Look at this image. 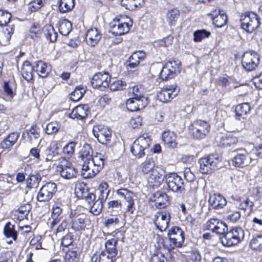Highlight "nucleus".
Returning <instances> with one entry per match:
<instances>
[{
    "instance_id": "nucleus-27",
    "label": "nucleus",
    "mask_w": 262,
    "mask_h": 262,
    "mask_svg": "<svg viewBox=\"0 0 262 262\" xmlns=\"http://www.w3.org/2000/svg\"><path fill=\"white\" fill-rule=\"evenodd\" d=\"M35 71L38 76L42 78H45L51 71L52 68L50 65L42 61H38L34 66Z\"/></svg>"
},
{
    "instance_id": "nucleus-29",
    "label": "nucleus",
    "mask_w": 262,
    "mask_h": 262,
    "mask_svg": "<svg viewBox=\"0 0 262 262\" xmlns=\"http://www.w3.org/2000/svg\"><path fill=\"white\" fill-rule=\"evenodd\" d=\"M88 110V105H80L75 107L69 116L71 118L82 120L87 116Z\"/></svg>"
},
{
    "instance_id": "nucleus-37",
    "label": "nucleus",
    "mask_w": 262,
    "mask_h": 262,
    "mask_svg": "<svg viewBox=\"0 0 262 262\" xmlns=\"http://www.w3.org/2000/svg\"><path fill=\"white\" fill-rule=\"evenodd\" d=\"M170 90L165 89L161 90L157 94V99L163 102L170 101L171 99L177 96L176 93H172Z\"/></svg>"
},
{
    "instance_id": "nucleus-12",
    "label": "nucleus",
    "mask_w": 262,
    "mask_h": 262,
    "mask_svg": "<svg viewBox=\"0 0 262 262\" xmlns=\"http://www.w3.org/2000/svg\"><path fill=\"white\" fill-rule=\"evenodd\" d=\"M209 125L202 120H196L190 126V130L193 137L196 139L204 138L209 130Z\"/></svg>"
},
{
    "instance_id": "nucleus-57",
    "label": "nucleus",
    "mask_w": 262,
    "mask_h": 262,
    "mask_svg": "<svg viewBox=\"0 0 262 262\" xmlns=\"http://www.w3.org/2000/svg\"><path fill=\"white\" fill-rule=\"evenodd\" d=\"M108 185L106 182L101 183L98 188V191L100 193L99 198L101 200H106L108 197L110 193V190L108 189Z\"/></svg>"
},
{
    "instance_id": "nucleus-21",
    "label": "nucleus",
    "mask_w": 262,
    "mask_h": 262,
    "mask_svg": "<svg viewBox=\"0 0 262 262\" xmlns=\"http://www.w3.org/2000/svg\"><path fill=\"white\" fill-rule=\"evenodd\" d=\"M116 193L119 196L125 199L127 203L126 211L133 213L135 209L134 193L127 189L121 188L116 191Z\"/></svg>"
},
{
    "instance_id": "nucleus-53",
    "label": "nucleus",
    "mask_w": 262,
    "mask_h": 262,
    "mask_svg": "<svg viewBox=\"0 0 262 262\" xmlns=\"http://www.w3.org/2000/svg\"><path fill=\"white\" fill-rule=\"evenodd\" d=\"M122 2L128 9H134L142 6L144 4V0H122Z\"/></svg>"
},
{
    "instance_id": "nucleus-60",
    "label": "nucleus",
    "mask_w": 262,
    "mask_h": 262,
    "mask_svg": "<svg viewBox=\"0 0 262 262\" xmlns=\"http://www.w3.org/2000/svg\"><path fill=\"white\" fill-rule=\"evenodd\" d=\"M78 253L76 250H69L66 253V262H77Z\"/></svg>"
},
{
    "instance_id": "nucleus-58",
    "label": "nucleus",
    "mask_w": 262,
    "mask_h": 262,
    "mask_svg": "<svg viewBox=\"0 0 262 262\" xmlns=\"http://www.w3.org/2000/svg\"><path fill=\"white\" fill-rule=\"evenodd\" d=\"M45 0H32L28 4V9L31 12L38 10L43 5Z\"/></svg>"
},
{
    "instance_id": "nucleus-34",
    "label": "nucleus",
    "mask_w": 262,
    "mask_h": 262,
    "mask_svg": "<svg viewBox=\"0 0 262 262\" xmlns=\"http://www.w3.org/2000/svg\"><path fill=\"white\" fill-rule=\"evenodd\" d=\"M26 133L29 142L33 143L39 140L40 136V128L36 125H32L29 130H26Z\"/></svg>"
},
{
    "instance_id": "nucleus-25",
    "label": "nucleus",
    "mask_w": 262,
    "mask_h": 262,
    "mask_svg": "<svg viewBox=\"0 0 262 262\" xmlns=\"http://www.w3.org/2000/svg\"><path fill=\"white\" fill-rule=\"evenodd\" d=\"M250 106L248 103H243L237 105L235 108V118L236 120H244L250 111Z\"/></svg>"
},
{
    "instance_id": "nucleus-24",
    "label": "nucleus",
    "mask_w": 262,
    "mask_h": 262,
    "mask_svg": "<svg viewBox=\"0 0 262 262\" xmlns=\"http://www.w3.org/2000/svg\"><path fill=\"white\" fill-rule=\"evenodd\" d=\"M145 57V53L142 51L134 52L126 61L127 66L130 69L136 68L140 61L144 60Z\"/></svg>"
},
{
    "instance_id": "nucleus-45",
    "label": "nucleus",
    "mask_w": 262,
    "mask_h": 262,
    "mask_svg": "<svg viewBox=\"0 0 262 262\" xmlns=\"http://www.w3.org/2000/svg\"><path fill=\"white\" fill-rule=\"evenodd\" d=\"M180 16V12L177 9L169 10L166 13V20L170 26H174Z\"/></svg>"
},
{
    "instance_id": "nucleus-39",
    "label": "nucleus",
    "mask_w": 262,
    "mask_h": 262,
    "mask_svg": "<svg viewBox=\"0 0 262 262\" xmlns=\"http://www.w3.org/2000/svg\"><path fill=\"white\" fill-rule=\"evenodd\" d=\"M93 153L92 146L90 144L85 143L80 151V157L83 161H90L93 157Z\"/></svg>"
},
{
    "instance_id": "nucleus-30",
    "label": "nucleus",
    "mask_w": 262,
    "mask_h": 262,
    "mask_svg": "<svg viewBox=\"0 0 262 262\" xmlns=\"http://www.w3.org/2000/svg\"><path fill=\"white\" fill-rule=\"evenodd\" d=\"M152 200L155 206L159 208H164L168 202L167 195L165 193L158 191L153 194Z\"/></svg>"
},
{
    "instance_id": "nucleus-28",
    "label": "nucleus",
    "mask_w": 262,
    "mask_h": 262,
    "mask_svg": "<svg viewBox=\"0 0 262 262\" xmlns=\"http://www.w3.org/2000/svg\"><path fill=\"white\" fill-rule=\"evenodd\" d=\"M61 204L59 203L55 202L52 206V221L51 223V227L53 228L54 226L56 225L61 220L60 216L62 209L61 208Z\"/></svg>"
},
{
    "instance_id": "nucleus-14",
    "label": "nucleus",
    "mask_w": 262,
    "mask_h": 262,
    "mask_svg": "<svg viewBox=\"0 0 262 262\" xmlns=\"http://www.w3.org/2000/svg\"><path fill=\"white\" fill-rule=\"evenodd\" d=\"M111 76L107 72L96 73L91 80L92 86L96 89L103 90L109 86Z\"/></svg>"
},
{
    "instance_id": "nucleus-47",
    "label": "nucleus",
    "mask_w": 262,
    "mask_h": 262,
    "mask_svg": "<svg viewBox=\"0 0 262 262\" xmlns=\"http://www.w3.org/2000/svg\"><path fill=\"white\" fill-rule=\"evenodd\" d=\"M219 15H215L213 17L212 20L213 24L217 28H222L224 26L227 22V16L225 14L221 13V11L219 10Z\"/></svg>"
},
{
    "instance_id": "nucleus-31",
    "label": "nucleus",
    "mask_w": 262,
    "mask_h": 262,
    "mask_svg": "<svg viewBox=\"0 0 262 262\" xmlns=\"http://www.w3.org/2000/svg\"><path fill=\"white\" fill-rule=\"evenodd\" d=\"M35 70L34 66L32 67L31 63L28 61H25L22 66L21 72L23 78L27 81H30L33 79V71Z\"/></svg>"
},
{
    "instance_id": "nucleus-6",
    "label": "nucleus",
    "mask_w": 262,
    "mask_h": 262,
    "mask_svg": "<svg viewBox=\"0 0 262 262\" xmlns=\"http://www.w3.org/2000/svg\"><path fill=\"white\" fill-rule=\"evenodd\" d=\"M220 157L217 154L210 155L202 158L199 161L200 171L202 173H209L217 168L220 162Z\"/></svg>"
},
{
    "instance_id": "nucleus-59",
    "label": "nucleus",
    "mask_w": 262,
    "mask_h": 262,
    "mask_svg": "<svg viewBox=\"0 0 262 262\" xmlns=\"http://www.w3.org/2000/svg\"><path fill=\"white\" fill-rule=\"evenodd\" d=\"M126 85V83L125 81L118 80L111 83L110 85V89L113 91L122 90L125 89Z\"/></svg>"
},
{
    "instance_id": "nucleus-4",
    "label": "nucleus",
    "mask_w": 262,
    "mask_h": 262,
    "mask_svg": "<svg viewBox=\"0 0 262 262\" xmlns=\"http://www.w3.org/2000/svg\"><path fill=\"white\" fill-rule=\"evenodd\" d=\"M241 28L248 32H252L260 25L257 15L253 12H246L241 15Z\"/></svg>"
},
{
    "instance_id": "nucleus-54",
    "label": "nucleus",
    "mask_w": 262,
    "mask_h": 262,
    "mask_svg": "<svg viewBox=\"0 0 262 262\" xmlns=\"http://www.w3.org/2000/svg\"><path fill=\"white\" fill-rule=\"evenodd\" d=\"M85 91L80 86H77L71 94L70 99L74 102L79 101L83 97Z\"/></svg>"
},
{
    "instance_id": "nucleus-17",
    "label": "nucleus",
    "mask_w": 262,
    "mask_h": 262,
    "mask_svg": "<svg viewBox=\"0 0 262 262\" xmlns=\"http://www.w3.org/2000/svg\"><path fill=\"white\" fill-rule=\"evenodd\" d=\"M127 23H121L119 19H114L110 23L109 32L114 36H120L127 33L129 30Z\"/></svg>"
},
{
    "instance_id": "nucleus-2",
    "label": "nucleus",
    "mask_w": 262,
    "mask_h": 262,
    "mask_svg": "<svg viewBox=\"0 0 262 262\" xmlns=\"http://www.w3.org/2000/svg\"><path fill=\"white\" fill-rule=\"evenodd\" d=\"M118 240L111 238L106 241L105 249L99 255V262H115L117 259Z\"/></svg>"
},
{
    "instance_id": "nucleus-51",
    "label": "nucleus",
    "mask_w": 262,
    "mask_h": 262,
    "mask_svg": "<svg viewBox=\"0 0 262 262\" xmlns=\"http://www.w3.org/2000/svg\"><path fill=\"white\" fill-rule=\"evenodd\" d=\"M11 17L9 12L0 10V26L4 27L12 24L10 22Z\"/></svg>"
},
{
    "instance_id": "nucleus-3",
    "label": "nucleus",
    "mask_w": 262,
    "mask_h": 262,
    "mask_svg": "<svg viewBox=\"0 0 262 262\" xmlns=\"http://www.w3.org/2000/svg\"><path fill=\"white\" fill-rule=\"evenodd\" d=\"M244 231L241 228H236L227 231L224 236L220 237L224 246L230 247L238 244L244 237Z\"/></svg>"
},
{
    "instance_id": "nucleus-10",
    "label": "nucleus",
    "mask_w": 262,
    "mask_h": 262,
    "mask_svg": "<svg viewBox=\"0 0 262 262\" xmlns=\"http://www.w3.org/2000/svg\"><path fill=\"white\" fill-rule=\"evenodd\" d=\"M93 133L99 143L104 145L110 143L112 132L107 126L103 125H95L93 129Z\"/></svg>"
},
{
    "instance_id": "nucleus-48",
    "label": "nucleus",
    "mask_w": 262,
    "mask_h": 262,
    "mask_svg": "<svg viewBox=\"0 0 262 262\" xmlns=\"http://www.w3.org/2000/svg\"><path fill=\"white\" fill-rule=\"evenodd\" d=\"M250 246L252 249L260 251L262 250V234L254 237L250 242Z\"/></svg>"
},
{
    "instance_id": "nucleus-63",
    "label": "nucleus",
    "mask_w": 262,
    "mask_h": 262,
    "mask_svg": "<svg viewBox=\"0 0 262 262\" xmlns=\"http://www.w3.org/2000/svg\"><path fill=\"white\" fill-rule=\"evenodd\" d=\"M59 128V126L57 122H50L46 126V132L47 134L51 135L56 133Z\"/></svg>"
},
{
    "instance_id": "nucleus-16",
    "label": "nucleus",
    "mask_w": 262,
    "mask_h": 262,
    "mask_svg": "<svg viewBox=\"0 0 262 262\" xmlns=\"http://www.w3.org/2000/svg\"><path fill=\"white\" fill-rule=\"evenodd\" d=\"M154 220L156 228L161 232L165 231L170 220V213L168 211H161L157 212Z\"/></svg>"
},
{
    "instance_id": "nucleus-44",
    "label": "nucleus",
    "mask_w": 262,
    "mask_h": 262,
    "mask_svg": "<svg viewBox=\"0 0 262 262\" xmlns=\"http://www.w3.org/2000/svg\"><path fill=\"white\" fill-rule=\"evenodd\" d=\"M237 138L231 134L223 136L220 141V144L223 147H228L237 143Z\"/></svg>"
},
{
    "instance_id": "nucleus-32",
    "label": "nucleus",
    "mask_w": 262,
    "mask_h": 262,
    "mask_svg": "<svg viewBox=\"0 0 262 262\" xmlns=\"http://www.w3.org/2000/svg\"><path fill=\"white\" fill-rule=\"evenodd\" d=\"M3 234L6 238H12L15 241L17 238V232L15 229V225L11 222H7L4 226Z\"/></svg>"
},
{
    "instance_id": "nucleus-40",
    "label": "nucleus",
    "mask_w": 262,
    "mask_h": 262,
    "mask_svg": "<svg viewBox=\"0 0 262 262\" xmlns=\"http://www.w3.org/2000/svg\"><path fill=\"white\" fill-rule=\"evenodd\" d=\"M45 154L47 161L52 160L53 158L59 154L58 145L55 142L52 143L46 149Z\"/></svg>"
},
{
    "instance_id": "nucleus-61",
    "label": "nucleus",
    "mask_w": 262,
    "mask_h": 262,
    "mask_svg": "<svg viewBox=\"0 0 262 262\" xmlns=\"http://www.w3.org/2000/svg\"><path fill=\"white\" fill-rule=\"evenodd\" d=\"M228 227L225 223H224L222 222H220L219 224H217L216 225V227L213 230V232L215 233L216 234L219 235L224 236V235L228 231Z\"/></svg>"
},
{
    "instance_id": "nucleus-56",
    "label": "nucleus",
    "mask_w": 262,
    "mask_h": 262,
    "mask_svg": "<svg viewBox=\"0 0 262 262\" xmlns=\"http://www.w3.org/2000/svg\"><path fill=\"white\" fill-rule=\"evenodd\" d=\"M91 161H93L94 164L97 166L96 168L100 171L104 165V156L100 153L97 154L96 156L92 158Z\"/></svg>"
},
{
    "instance_id": "nucleus-43",
    "label": "nucleus",
    "mask_w": 262,
    "mask_h": 262,
    "mask_svg": "<svg viewBox=\"0 0 262 262\" xmlns=\"http://www.w3.org/2000/svg\"><path fill=\"white\" fill-rule=\"evenodd\" d=\"M108 211L113 215H117L121 212L122 204L120 201L113 200L107 203Z\"/></svg>"
},
{
    "instance_id": "nucleus-42",
    "label": "nucleus",
    "mask_w": 262,
    "mask_h": 262,
    "mask_svg": "<svg viewBox=\"0 0 262 262\" xmlns=\"http://www.w3.org/2000/svg\"><path fill=\"white\" fill-rule=\"evenodd\" d=\"M75 5V0H60L58 8L61 13H66L71 11Z\"/></svg>"
},
{
    "instance_id": "nucleus-23",
    "label": "nucleus",
    "mask_w": 262,
    "mask_h": 262,
    "mask_svg": "<svg viewBox=\"0 0 262 262\" xmlns=\"http://www.w3.org/2000/svg\"><path fill=\"white\" fill-rule=\"evenodd\" d=\"M101 38V34L96 28L88 30L85 35L86 43L92 47L98 43Z\"/></svg>"
},
{
    "instance_id": "nucleus-33",
    "label": "nucleus",
    "mask_w": 262,
    "mask_h": 262,
    "mask_svg": "<svg viewBox=\"0 0 262 262\" xmlns=\"http://www.w3.org/2000/svg\"><path fill=\"white\" fill-rule=\"evenodd\" d=\"M176 134L170 130L165 131L162 134V140L164 143L170 147L174 148L177 146Z\"/></svg>"
},
{
    "instance_id": "nucleus-18",
    "label": "nucleus",
    "mask_w": 262,
    "mask_h": 262,
    "mask_svg": "<svg viewBox=\"0 0 262 262\" xmlns=\"http://www.w3.org/2000/svg\"><path fill=\"white\" fill-rule=\"evenodd\" d=\"M168 236L173 246L176 247H181L184 244L185 239L184 233L178 227L171 228L168 231Z\"/></svg>"
},
{
    "instance_id": "nucleus-36",
    "label": "nucleus",
    "mask_w": 262,
    "mask_h": 262,
    "mask_svg": "<svg viewBox=\"0 0 262 262\" xmlns=\"http://www.w3.org/2000/svg\"><path fill=\"white\" fill-rule=\"evenodd\" d=\"M42 32L46 38L51 42H53L57 40L58 34L52 25H45L42 28Z\"/></svg>"
},
{
    "instance_id": "nucleus-38",
    "label": "nucleus",
    "mask_w": 262,
    "mask_h": 262,
    "mask_svg": "<svg viewBox=\"0 0 262 262\" xmlns=\"http://www.w3.org/2000/svg\"><path fill=\"white\" fill-rule=\"evenodd\" d=\"M31 209V206L29 204H25L20 206L15 211V216L16 219L19 221H22L25 219H27L30 210Z\"/></svg>"
},
{
    "instance_id": "nucleus-1",
    "label": "nucleus",
    "mask_w": 262,
    "mask_h": 262,
    "mask_svg": "<svg viewBox=\"0 0 262 262\" xmlns=\"http://www.w3.org/2000/svg\"><path fill=\"white\" fill-rule=\"evenodd\" d=\"M142 172L145 174H148L147 178L150 186L159 187L163 181L164 177L160 174L155 166V162L152 158H147L142 164Z\"/></svg>"
},
{
    "instance_id": "nucleus-49",
    "label": "nucleus",
    "mask_w": 262,
    "mask_h": 262,
    "mask_svg": "<svg viewBox=\"0 0 262 262\" xmlns=\"http://www.w3.org/2000/svg\"><path fill=\"white\" fill-rule=\"evenodd\" d=\"M105 201V200H101V198H98V199L93 203L90 209V212L94 215H98L102 211L103 202Z\"/></svg>"
},
{
    "instance_id": "nucleus-62",
    "label": "nucleus",
    "mask_w": 262,
    "mask_h": 262,
    "mask_svg": "<svg viewBox=\"0 0 262 262\" xmlns=\"http://www.w3.org/2000/svg\"><path fill=\"white\" fill-rule=\"evenodd\" d=\"M132 98L141 99L143 97H146L143 94V89L140 85H135L132 89Z\"/></svg>"
},
{
    "instance_id": "nucleus-13",
    "label": "nucleus",
    "mask_w": 262,
    "mask_h": 262,
    "mask_svg": "<svg viewBox=\"0 0 262 262\" xmlns=\"http://www.w3.org/2000/svg\"><path fill=\"white\" fill-rule=\"evenodd\" d=\"M259 55L254 51L245 53L243 56L242 63L243 67L248 71L254 70L259 64Z\"/></svg>"
},
{
    "instance_id": "nucleus-11",
    "label": "nucleus",
    "mask_w": 262,
    "mask_h": 262,
    "mask_svg": "<svg viewBox=\"0 0 262 262\" xmlns=\"http://www.w3.org/2000/svg\"><path fill=\"white\" fill-rule=\"evenodd\" d=\"M180 62L179 61H169L162 68L160 73V78L167 80L174 77L180 71Z\"/></svg>"
},
{
    "instance_id": "nucleus-55",
    "label": "nucleus",
    "mask_w": 262,
    "mask_h": 262,
    "mask_svg": "<svg viewBox=\"0 0 262 262\" xmlns=\"http://www.w3.org/2000/svg\"><path fill=\"white\" fill-rule=\"evenodd\" d=\"M89 192V190L85 185L79 184L76 186L75 193L78 198L83 199L86 195H88Z\"/></svg>"
},
{
    "instance_id": "nucleus-64",
    "label": "nucleus",
    "mask_w": 262,
    "mask_h": 262,
    "mask_svg": "<svg viewBox=\"0 0 262 262\" xmlns=\"http://www.w3.org/2000/svg\"><path fill=\"white\" fill-rule=\"evenodd\" d=\"M151 262H167L166 258L161 252L154 253L150 258Z\"/></svg>"
},
{
    "instance_id": "nucleus-26",
    "label": "nucleus",
    "mask_w": 262,
    "mask_h": 262,
    "mask_svg": "<svg viewBox=\"0 0 262 262\" xmlns=\"http://www.w3.org/2000/svg\"><path fill=\"white\" fill-rule=\"evenodd\" d=\"M209 204L215 209L222 208L226 204V199L220 194H213L210 196Z\"/></svg>"
},
{
    "instance_id": "nucleus-19",
    "label": "nucleus",
    "mask_w": 262,
    "mask_h": 262,
    "mask_svg": "<svg viewBox=\"0 0 262 262\" xmlns=\"http://www.w3.org/2000/svg\"><path fill=\"white\" fill-rule=\"evenodd\" d=\"M148 104L147 97H143L141 99L130 98L126 102L127 109L130 112H135L144 108Z\"/></svg>"
},
{
    "instance_id": "nucleus-35",
    "label": "nucleus",
    "mask_w": 262,
    "mask_h": 262,
    "mask_svg": "<svg viewBox=\"0 0 262 262\" xmlns=\"http://www.w3.org/2000/svg\"><path fill=\"white\" fill-rule=\"evenodd\" d=\"M41 181V177L38 172L31 173L30 177L26 180L27 188L31 189L38 187L39 183Z\"/></svg>"
},
{
    "instance_id": "nucleus-22",
    "label": "nucleus",
    "mask_w": 262,
    "mask_h": 262,
    "mask_svg": "<svg viewBox=\"0 0 262 262\" xmlns=\"http://www.w3.org/2000/svg\"><path fill=\"white\" fill-rule=\"evenodd\" d=\"M14 25L9 24L4 26L0 31V45L6 46L9 43L11 35L13 34Z\"/></svg>"
},
{
    "instance_id": "nucleus-7",
    "label": "nucleus",
    "mask_w": 262,
    "mask_h": 262,
    "mask_svg": "<svg viewBox=\"0 0 262 262\" xmlns=\"http://www.w3.org/2000/svg\"><path fill=\"white\" fill-rule=\"evenodd\" d=\"M168 188L173 192L182 193L184 190V181L176 173H169L164 177Z\"/></svg>"
},
{
    "instance_id": "nucleus-52",
    "label": "nucleus",
    "mask_w": 262,
    "mask_h": 262,
    "mask_svg": "<svg viewBox=\"0 0 262 262\" xmlns=\"http://www.w3.org/2000/svg\"><path fill=\"white\" fill-rule=\"evenodd\" d=\"M76 143L74 141L69 142L64 146L62 152L67 158H70L74 154Z\"/></svg>"
},
{
    "instance_id": "nucleus-9",
    "label": "nucleus",
    "mask_w": 262,
    "mask_h": 262,
    "mask_svg": "<svg viewBox=\"0 0 262 262\" xmlns=\"http://www.w3.org/2000/svg\"><path fill=\"white\" fill-rule=\"evenodd\" d=\"M57 170L59 171L60 176L66 179H71L77 176L76 169L70 162L64 158L61 159L59 162Z\"/></svg>"
},
{
    "instance_id": "nucleus-41",
    "label": "nucleus",
    "mask_w": 262,
    "mask_h": 262,
    "mask_svg": "<svg viewBox=\"0 0 262 262\" xmlns=\"http://www.w3.org/2000/svg\"><path fill=\"white\" fill-rule=\"evenodd\" d=\"M72 28V24L68 19H62L59 20L58 30L61 35L64 36L68 35Z\"/></svg>"
},
{
    "instance_id": "nucleus-5",
    "label": "nucleus",
    "mask_w": 262,
    "mask_h": 262,
    "mask_svg": "<svg viewBox=\"0 0 262 262\" xmlns=\"http://www.w3.org/2000/svg\"><path fill=\"white\" fill-rule=\"evenodd\" d=\"M151 143V140L147 135H143L134 142L130 151L136 157L141 158L145 155L144 150L149 147Z\"/></svg>"
},
{
    "instance_id": "nucleus-15",
    "label": "nucleus",
    "mask_w": 262,
    "mask_h": 262,
    "mask_svg": "<svg viewBox=\"0 0 262 262\" xmlns=\"http://www.w3.org/2000/svg\"><path fill=\"white\" fill-rule=\"evenodd\" d=\"M71 228L75 231L83 230L86 227V216L84 214H77L71 211L70 215Z\"/></svg>"
},
{
    "instance_id": "nucleus-20",
    "label": "nucleus",
    "mask_w": 262,
    "mask_h": 262,
    "mask_svg": "<svg viewBox=\"0 0 262 262\" xmlns=\"http://www.w3.org/2000/svg\"><path fill=\"white\" fill-rule=\"evenodd\" d=\"M233 152L236 153L232 160L234 166L243 167L250 163V158L246 150L238 149Z\"/></svg>"
},
{
    "instance_id": "nucleus-50",
    "label": "nucleus",
    "mask_w": 262,
    "mask_h": 262,
    "mask_svg": "<svg viewBox=\"0 0 262 262\" xmlns=\"http://www.w3.org/2000/svg\"><path fill=\"white\" fill-rule=\"evenodd\" d=\"M211 33L209 31H207L205 29L198 30L193 33L194 41L195 42H200L205 38H208Z\"/></svg>"
},
{
    "instance_id": "nucleus-8",
    "label": "nucleus",
    "mask_w": 262,
    "mask_h": 262,
    "mask_svg": "<svg viewBox=\"0 0 262 262\" xmlns=\"http://www.w3.org/2000/svg\"><path fill=\"white\" fill-rule=\"evenodd\" d=\"M57 191V185L55 183H46L38 192L37 200L39 202H47L53 197Z\"/></svg>"
},
{
    "instance_id": "nucleus-46",
    "label": "nucleus",
    "mask_w": 262,
    "mask_h": 262,
    "mask_svg": "<svg viewBox=\"0 0 262 262\" xmlns=\"http://www.w3.org/2000/svg\"><path fill=\"white\" fill-rule=\"evenodd\" d=\"M4 89L7 94L9 101H11L13 97L16 95L15 87L13 81H5L4 83Z\"/></svg>"
}]
</instances>
